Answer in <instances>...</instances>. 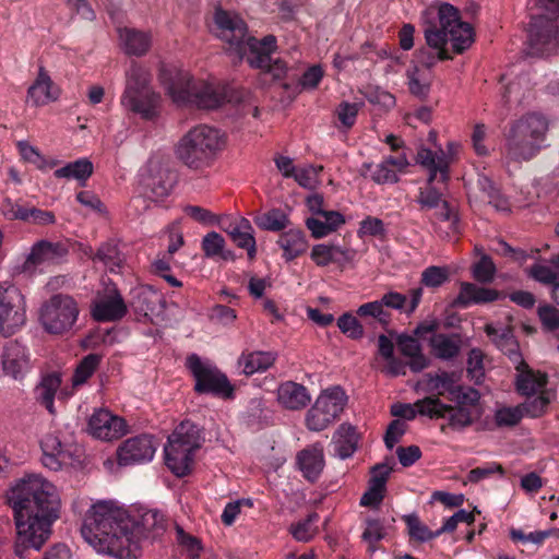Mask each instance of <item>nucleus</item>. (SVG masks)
Returning a JSON list of instances; mask_svg holds the SVG:
<instances>
[{"label": "nucleus", "mask_w": 559, "mask_h": 559, "mask_svg": "<svg viewBox=\"0 0 559 559\" xmlns=\"http://www.w3.org/2000/svg\"><path fill=\"white\" fill-rule=\"evenodd\" d=\"M166 531L164 515L157 510L131 512L110 501H98L86 512L81 533L100 554L118 559H135L143 539H155Z\"/></svg>", "instance_id": "nucleus-1"}, {"label": "nucleus", "mask_w": 559, "mask_h": 559, "mask_svg": "<svg viewBox=\"0 0 559 559\" xmlns=\"http://www.w3.org/2000/svg\"><path fill=\"white\" fill-rule=\"evenodd\" d=\"M8 502L13 510L16 536L14 555L32 559L51 534L60 514V498L53 484L39 475H27L10 490Z\"/></svg>", "instance_id": "nucleus-2"}, {"label": "nucleus", "mask_w": 559, "mask_h": 559, "mask_svg": "<svg viewBox=\"0 0 559 559\" xmlns=\"http://www.w3.org/2000/svg\"><path fill=\"white\" fill-rule=\"evenodd\" d=\"M167 92L175 103L200 109H216L226 103L237 105L248 95L242 88L195 81L187 72H178L167 85Z\"/></svg>", "instance_id": "nucleus-3"}, {"label": "nucleus", "mask_w": 559, "mask_h": 559, "mask_svg": "<svg viewBox=\"0 0 559 559\" xmlns=\"http://www.w3.org/2000/svg\"><path fill=\"white\" fill-rule=\"evenodd\" d=\"M549 120L538 111H530L512 121L504 132L503 157L508 163L530 162L546 141Z\"/></svg>", "instance_id": "nucleus-4"}, {"label": "nucleus", "mask_w": 559, "mask_h": 559, "mask_svg": "<svg viewBox=\"0 0 559 559\" xmlns=\"http://www.w3.org/2000/svg\"><path fill=\"white\" fill-rule=\"evenodd\" d=\"M449 400L455 405L443 403L438 396H427L415 402L418 413L429 418H448V426L455 430L469 427L481 413L477 411L480 401L478 390L457 385Z\"/></svg>", "instance_id": "nucleus-5"}, {"label": "nucleus", "mask_w": 559, "mask_h": 559, "mask_svg": "<svg viewBox=\"0 0 559 559\" xmlns=\"http://www.w3.org/2000/svg\"><path fill=\"white\" fill-rule=\"evenodd\" d=\"M425 39L429 48L438 51L439 60L452 59L445 46L451 43L455 53L464 52L474 41L471 24L460 21L459 11L449 3L438 10V24L425 29Z\"/></svg>", "instance_id": "nucleus-6"}, {"label": "nucleus", "mask_w": 559, "mask_h": 559, "mask_svg": "<svg viewBox=\"0 0 559 559\" xmlns=\"http://www.w3.org/2000/svg\"><path fill=\"white\" fill-rule=\"evenodd\" d=\"M224 145L219 130L200 124L181 136L175 146V156L188 168L202 170L213 164Z\"/></svg>", "instance_id": "nucleus-7"}, {"label": "nucleus", "mask_w": 559, "mask_h": 559, "mask_svg": "<svg viewBox=\"0 0 559 559\" xmlns=\"http://www.w3.org/2000/svg\"><path fill=\"white\" fill-rule=\"evenodd\" d=\"M158 103L159 95L150 86V73L144 68L133 63L127 72L121 105L145 120H153L157 116Z\"/></svg>", "instance_id": "nucleus-8"}, {"label": "nucleus", "mask_w": 559, "mask_h": 559, "mask_svg": "<svg viewBox=\"0 0 559 559\" xmlns=\"http://www.w3.org/2000/svg\"><path fill=\"white\" fill-rule=\"evenodd\" d=\"M249 51L243 59L253 69L261 70L262 75H270L273 81L283 80L288 72V67L281 58H273L272 53L276 50V37L266 35L262 39L249 37L247 39Z\"/></svg>", "instance_id": "nucleus-9"}, {"label": "nucleus", "mask_w": 559, "mask_h": 559, "mask_svg": "<svg viewBox=\"0 0 559 559\" xmlns=\"http://www.w3.org/2000/svg\"><path fill=\"white\" fill-rule=\"evenodd\" d=\"M347 397L341 386L323 391L306 414V426L311 431L326 429L341 415Z\"/></svg>", "instance_id": "nucleus-10"}, {"label": "nucleus", "mask_w": 559, "mask_h": 559, "mask_svg": "<svg viewBox=\"0 0 559 559\" xmlns=\"http://www.w3.org/2000/svg\"><path fill=\"white\" fill-rule=\"evenodd\" d=\"M187 367L195 379V392L211 393L225 399L233 397V385L226 374L215 366L203 362L197 354H192L187 358Z\"/></svg>", "instance_id": "nucleus-11"}, {"label": "nucleus", "mask_w": 559, "mask_h": 559, "mask_svg": "<svg viewBox=\"0 0 559 559\" xmlns=\"http://www.w3.org/2000/svg\"><path fill=\"white\" fill-rule=\"evenodd\" d=\"M79 316L76 301L69 295L52 296L40 310V320L44 328L53 334H61L70 330Z\"/></svg>", "instance_id": "nucleus-12"}, {"label": "nucleus", "mask_w": 559, "mask_h": 559, "mask_svg": "<svg viewBox=\"0 0 559 559\" xmlns=\"http://www.w3.org/2000/svg\"><path fill=\"white\" fill-rule=\"evenodd\" d=\"M26 320L25 300L21 290L13 284H0V332L10 336Z\"/></svg>", "instance_id": "nucleus-13"}, {"label": "nucleus", "mask_w": 559, "mask_h": 559, "mask_svg": "<svg viewBox=\"0 0 559 559\" xmlns=\"http://www.w3.org/2000/svg\"><path fill=\"white\" fill-rule=\"evenodd\" d=\"M214 21L221 39L229 45V49L236 52L239 60L243 59L249 51L247 39L250 37L245 21L239 15L221 8L216 9Z\"/></svg>", "instance_id": "nucleus-14"}, {"label": "nucleus", "mask_w": 559, "mask_h": 559, "mask_svg": "<svg viewBox=\"0 0 559 559\" xmlns=\"http://www.w3.org/2000/svg\"><path fill=\"white\" fill-rule=\"evenodd\" d=\"M558 25L556 20L545 14L532 16L528 28V43L534 53L550 52L557 46Z\"/></svg>", "instance_id": "nucleus-15"}, {"label": "nucleus", "mask_w": 559, "mask_h": 559, "mask_svg": "<svg viewBox=\"0 0 559 559\" xmlns=\"http://www.w3.org/2000/svg\"><path fill=\"white\" fill-rule=\"evenodd\" d=\"M156 448L148 435H141L126 440L117 450L118 464L128 466L148 462L153 459Z\"/></svg>", "instance_id": "nucleus-16"}, {"label": "nucleus", "mask_w": 559, "mask_h": 559, "mask_svg": "<svg viewBox=\"0 0 559 559\" xmlns=\"http://www.w3.org/2000/svg\"><path fill=\"white\" fill-rule=\"evenodd\" d=\"M88 431L97 439L111 441L123 436L127 431L126 421L109 411L98 409L88 420Z\"/></svg>", "instance_id": "nucleus-17"}, {"label": "nucleus", "mask_w": 559, "mask_h": 559, "mask_svg": "<svg viewBox=\"0 0 559 559\" xmlns=\"http://www.w3.org/2000/svg\"><path fill=\"white\" fill-rule=\"evenodd\" d=\"M127 313V306L116 287L105 297L93 302L92 317L97 322H111L122 319Z\"/></svg>", "instance_id": "nucleus-18"}, {"label": "nucleus", "mask_w": 559, "mask_h": 559, "mask_svg": "<svg viewBox=\"0 0 559 559\" xmlns=\"http://www.w3.org/2000/svg\"><path fill=\"white\" fill-rule=\"evenodd\" d=\"M219 225L237 247L247 250L250 260L254 259L257 253L255 239L253 228L247 218H227L223 219Z\"/></svg>", "instance_id": "nucleus-19"}, {"label": "nucleus", "mask_w": 559, "mask_h": 559, "mask_svg": "<svg viewBox=\"0 0 559 559\" xmlns=\"http://www.w3.org/2000/svg\"><path fill=\"white\" fill-rule=\"evenodd\" d=\"M296 464L308 481L316 483L325 465L321 443L317 442L299 451L296 456Z\"/></svg>", "instance_id": "nucleus-20"}, {"label": "nucleus", "mask_w": 559, "mask_h": 559, "mask_svg": "<svg viewBox=\"0 0 559 559\" xmlns=\"http://www.w3.org/2000/svg\"><path fill=\"white\" fill-rule=\"evenodd\" d=\"M194 451L182 443L169 441L164 447L166 466L178 477L188 475L193 464Z\"/></svg>", "instance_id": "nucleus-21"}, {"label": "nucleus", "mask_w": 559, "mask_h": 559, "mask_svg": "<svg viewBox=\"0 0 559 559\" xmlns=\"http://www.w3.org/2000/svg\"><path fill=\"white\" fill-rule=\"evenodd\" d=\"M142 187L144 195L155 202L164 200L173 189V178L168 170L157 168L143 176Z\"/></svg>", "instance_id": "nucleus-22"}, {"label": "nucleus", "mask_w": 559, "mask_h": 559, "mask_svg": "<svg viewBox=\"0 0 559 559\" xmlns=\"http://www.w3.org/2000/svg\"><path fill=\"white\" fill-rule=\"evenodd\" d=\"M502 294L497 289L479 287L476 284L463 282L460 286V293L453 300L452 306L456 308H466L472 304H487L498 300Z\"/></svg>", "instance_id": "nucleus-23"}, {"label": "nucleus", "mask_w": 559, "mask_h": 559, "mask_svg": "<svg viewBox=\"0 0 559 559\" xmlns=\"http://www.w3.org/2000/svg\"><path fill=\"white\" fill-rule=\"evenodd\" d=\"M60 90L55 85L44 67L38 70L35 82L27 90V99L36 107L58 99Z\"/></svg>", "instance_id": "nucleus-24"}, {"label": "nucleus", "mask_w": 559, "mask_h": 559, "mask_svg": "<svg viewBox=\"0 0 559 559\" xmlns=\"http://www.w3.org/2000/svg\"><path fill=\"white\" fill-rule=\"evenodd\" d=\"M131 306L136 313L153 318L163 314L166 307V301L162 293L147 286L141 288L135 294Z\"/></svg>", "instance_id": "nucleus-25"}, {"label": "nucleus", "mask_w": 559, "mask_h": 559, "mask_svg": "<svg viewBox=\"0 0 559 559\" xmlns=\"http://www.w3.org/2000/svg\"><path fill=\"white\" fill-rule=\"evenodd\" d=\"M518 374L515 379V389L518 393L525 396H533L535 393L546 386L547 374L540 371L535 372L530 366L520 359L515 367Z\"/></svg>", "instance_id": "nucleus-26"}, {"label": "nucleus", "mask_w": 559, "mask_h": 559, "mask_svg": "<svg viewBox=\"0 0 559 559\" xmlns=\"http://www.w3.org/2000/svg\"><path fill=\"white\" fill-rule=\"evenodd\" d=\"M356 255L355 250L333 245L319 243L312 247L311 259L318 266H326L331 263L344 266Z\"/></svg>", "instance_id": "nucleus-27"}, {"label": "nucleus", "mask_w": 559, "mask_h": 559, "mask_svg": "<svg viewBox=\"0 0 559 559\" xmlns=\"http://www.w3.org/2000/svg\"><path fill=\"white\" fill-rule=\"evenodd\" d=\"M277 401L286 409L305 408L311 401L308 389L294 381H286L277 389Z\"/></svg>", "instance_id": "nucleus-28"}, {"label": "nucleus", "mask_w": 559, "mask_h": 559, "mask_svg": "<svg viewBox=\"0 0 559 559\" xmlns=\"http://www.w3.org/2000/svg\"><path fill=\"white\" fill-rule=\"evenodd\" d=\"M2 367L3 371L12 378H22L28 368V358L24 346L16 341L8 342L2 354Z\"/></svg>", "instance_id": "nucleus-29"}, {"label": "nucleus", "mask_w": 559, "mask_h": 559, "mask_svg": "<svg viewBox=\"0 0 559 559\" xmlns=\"http://www.w3.org/2000/svg\"><path fill=\"white\" fill-rule=\"evenodd\" d=\"M417 163L429 170V182L439 180L447 182L449 179V158L440 151V155H436L429 148H420L416 157Z\"/></svg>", "instance_id": "nucleus-30"}, {"label": "nucleus", "mask_w": 559, "mask_h": 559, "mask_svg": "<svg viewBox=\"0 0 559 559\" xmlns=\"http://www.w3.org/2000/svg\"><path fill=\"white\" fill-rule=\"evenodd\" d=\"M68 253L69 249L66 243L40 240L33 246L27 258V262L34 265L41 263H58Z\"/></svg>", "instance_id": "nucleus-31"}, {"label": "nucleus", "mask_w": 559, "mask_h": 559, "mask_svg": "<svg viewBox=\"0 0 559 559\" xmlns=\"http://www.w3.org/2000/svg\"><path fill=\"white\" fill-rule=\"evenodd\" d=\"M396 344L401 354L409 358L407 366L413 372H420L429 366V359L423 354L421 345L415 336L400 334Z\"/></svg>", "instance_id": "nucleus-32"}, {"label": "nucleus", "mask_w": 559, "mask_h": 559, "mask_svg": "<svg viewBox=\"0 0 559 559\" xmlns=\"http://www.w3.org/2000/svg\"><path fill=\"white\" fill-rule=\"evenodd\" d=\"M61 374L57 372L44 376L40 382L35 386V400L41 404L51 415L56 413L55 395L61 385Z\"/></svg>", "instance_id": "nucleus-33"}, {"label": "nucleus", "mask_w": 559, "mask_h": 559, "mask_svg": "<svg viewBox=\"0 0 559 559\" xmlns=\"http://www.w3.org/2000/svg\"><path fill=\"white\" fill-rule=\"evenodd\" d=\"M461 337L459 334H433L429 340L432 354L442 360H450L456 357L461 349Z\"/></svg>", "instance_id": "nucleus-34"}, {"label": "nucleus", "mask_w": 559, "mask_h": 559, "mask_svg": "<svg viewBox=\"0 0 559 559\" xmlns=\"http://www.w3.org/2000/svg\"><path fill=\"white\" fill-rule=\"evenodd\" d=\"M335 440V452L341 459L350 457L357 450L359 436L356 427L344 423L340 425L334 435Z\"/></svg>", "instance_id": "nucleus-35"}, {"label": "nucleus", "mask_w": 559, "mask_h": 559, "mask_svg": "<svg viewBox=\"0 0 559 559\" xmlns=\"http://www.w3.org/2000/svg\"><path fill=\"white\" fill-rule=\"evenodd\" d=\"M119 33L127 55L140 57L148 51L152 44V38L148 33L133 28L120 29Z\"/></svg>", "instance_id": "nucleus-36"}, {"label": "nucleus", "mask_w": 559, "mask_h": 559, "mask_svg": "<svg viewBox=\"0 0 559 559\" xmlns=\"http://www.w3.org/2000/svg\"><path fill=\"white\" fill-rule=\"evenodd\" d=\"M280 247L284 251V258L286 261H292L306 252L308 242L306 240L304 231L300 229H289L280 236L277 241Z\"/></svg>", "instance_id": "nucleus-37"}, {"label": "nucleus", "mask_w": 559, "mask_h": 559, "mask_svg": "<svg viewBox=\"0 0 559 559\" xmlns=\"http://www.w3.org/2000/svg\"><path fill=\"white\" fill-rule=\"evenodd\" d=\"M275 359L276 355L272 352H252L242 354L238 359V365L242 367V372L246 376H251L269 369Z\"/></svg>", "instance_id": "nucleus-38"}, {"label": "nucleus", "mask_w": 559, "mask_h": 559, "mask_svg": "<svg viewBox=\"0 0 559 559\" xmlns=\"http://www.w3.org/2000/svg\"><path fill=\"white\" fill-rule=\"evenodd\" d=\"M169 441L182 443L187 449L195 452L201 447V429L190 420L181 421L168 437Z\"/></svg>", "instance_id": "nucleus-39"}, {"label": "nucleus", "mask_w": 559, "mask_h": 559, "mask_svg": "<svg viewBox=\"0 0 559 559\" xmlns=\"http://www.w3.org/2000/svg\"><path fill=\"white\" fill-rule=\"evenodd\" d=\"M93 174V164L87 158H81L55 171L56 178L76 179L81 186H85L86 180Z\"/></svg>", "instance_id": "nucleus-40"}, {"label": "nucleus", "mask_w": 559, "mask_h": 559, "mask_svg": "<svg viewBox=\"0 0 559 559\" xmlns=\"http://www.w3.org/2000/svg\"><path fill=\"white\" fill-rule=\"evenodd\" d=\"M485 332L488 336L493 337L495 344L515 362L523 359L519 353V344L510 330L499 333L492 325L487 324Z\"/></svg>", "instance_id": "nucleus-41"}, {"label": "nucleus", "mask_w": 559, "mask_h": 559, "mask_svg": "<svg viewBox=\"0 0 559 559\" xmlns=\"http://www.w3.org/2000/svg\"><path fill=\"white\" fill-rule=\"evenodd\" d=\"M202 250L206 258L219 257L225 261L235 260V254L230 250H225V239L216 231L207 233L202 239Z\"/></svg>", "instance_id": "nucleus-42"}, {"label": "nucleus", "mask_w": 559, "mask_h": 559, "mask_svg": "<svg viewBox=\"0 0 559 559\" xmlns=\"http://www.w3.org/2000/svg\"><path fill=\"white\" fill-rule=\"evenodd\" d=\"M255 225L270 231H280L289 225L287 215L280 209H272L254 218Z\"/></svg>", "instance_id": "nucleus-43"}, {"label": "nucleus", "mask_w": 559, "mask_h": 559, "mask_svg": "<svg viewBox=\"0 0 559 559\" xmlns=\"http://www.w3.org/2000/svg\"><path fill=\"white\" fill-rule=\"evenodd\" d=\"M409 93L419 99H426L430 93L431 82L421 70L414 66L406 72Z\"/></svg>", "instance_id": "nucleus-44"}, {"label": "nucleus", "mask_w": 559, "mask_h": 559, "mask_svg": "<svg viewBox=\"0 0 559 559\" xmlns=\"http://www.w3.org/2000/svg\"><path fill=\"white\" fill-rule=\"evenodd\" d=\"M366 527L362 532L361 539L368 545L367 551L373 555L378 550L377 543L382 540L385 535V528L381 520L368 518L365 521Z\"/></svg>", "instance_id": "nucleus-45"}, {"label": "nucleus", "mask_w": 559, "mask_h": 559, "mask_svg": "<svg viewBox=\"0 0 559 559\" xmlns=\"http://www.w3.org/2000/svg\"><path fill=\"white\" fill-rule=\"evenodd\" d=\"M478 187L487 200L498 211H508V200L501 194L500 190L495 186L493 181L486 176L478 178Z\"/></svg>", "instance_id": "nucleus-46"}, {"label": "nucleus", "mask_w": 559, "mask_h": 559, "mask_svg": "<svg viewBox=\"0 0 559 559\" xmlns=\"http://www.w3.org/2000/svg\"><path fill=\"white\" fill-rule=\"evenodd\" d=\"M427 379L428 390L429 391H439V394H443L440 389L448 392L449 395L454 392V389L459 385L456 382L459 381V377L456 372H448L441 371L439 373L428 372L425 374Z\"/></svg>", "instance_id": "nucleus-47"}, {"label": "nucleus", "mask_w": 559, "mask_h": 559, "mask_svg": "<svg viewBox=\"0 0 559 559\" xmlns=\"http://www.w3.org/2000/svg\"><path fill=\"white\" fill-rule=\"evenodd\" d=\"M402 519L406 523L411 539L425 543L438 537L437 531H430L429 527L419 520L417 514H405Z\"/></svg>", "instance_id": "nucleus-48"}, {"label": "nucleus", "mask_w": 559, "mask_h": 559, "mask_svg": "<svg viewBox=\"0 0 559 559\" xmlns=\"http://www.w3.org/2000/svg\"><path fill=\"white\" fill-rule=\"evenodd\" d=\"M318 513L312 512L308 514L305 520L292 524L289 527V533L297 542L308 543L318 533L317 526L313 525L316 522H318Z\"/></svg>", "instance_id": "nucleus-49"}, {"label": "nucleus", "mask_w": 559, "mask_h": 559, "mask_svg": "<svg viewBox=\"0 0 559 559\" xmlns=\"http://www.w3.org/2000/svg\"><path fill=\"white\" fill-rule=\"evenodd\" d=\"M356 313L362 319L372 318L384 329L391 323V313L382 307L379 299L362 304L358 307Z\"/></svg>", "instance_id": "nucleus-50"}, {"label": "nucleus", "mask_w": 559, "mask_h": 559, "mask_svg": "<svg viewBox=\"0 0 559 559\" xmlns=\"http://www.w3.org/2000/svg\"><path fill=\"white\" fill-rule=\"evenodd\" d=\"M100 362V356L97 354H88L76 366L72 376V385L79 386L84 384L88 378L95 372Z\"/></svg>", "instance_id": "nucleus-51"}, {"label": "nucleus", "mask_w": 559, "mask_h": 559, "mask_svg": "<svg viewBox=\"0 0 559 559\" xmlns=\"http://www.w3.org/2000/svg\"><path fill=\"white\" fill-rule=\"evenodd\" d=\"M93 260H98L112 270L114 266H121L123 255L118 248L117 241L108 240L97 249Z\"/></svg>", "instance_id": "nucleus-52"}, {"label": "nucleus", "mask_w": 559, "mask_h": 559, "mask_svg": "<svg viewBox=\"0 0 559 559\" xmlns=\"http://www.w3.org/2000/svg\"><path fill=\"white\" fill-rule=\"evenodd\" d=\"M17 148L22 158L25 162L35 165L38 169L44 170L46 168H52L57 165V162L55 160L49 163L35 146L31 145L26 141L17 142Z\"/></svg>", "instance_id": "nucleus-53"}, {"label": "nucleus", "mask_w": 559, "mask_h": 559, "mask_svg": "<svg viewBox=\"0 0 559 559\" xmlns=\"http://www.w3.org/2000/svg\"><path fill=\"white\" fill-rule=\"evenodd\" d=\"M450 271L448 266L431 265L421 273L420 283L430 288H438L449 282Z\"/></svg>", "instance_id": "nucleus-54"}, {"label": "nucleus", "mask_w": 559, "mask_h": 559, "mask_svg": "<svg viewBox=\"0 0 559 559\" xmlns=\"http://www.w3.org/2000/svg\"><path fill=\"white\" fill-rule=\"evenodd\" d=\"M496 271L497 269L492 259L487 254H484L472 266V274L474 280L481 284L491 283L495 278Z\"/></svg>", "instance_id": "nucleus-55"}, {"label": "nucleus", "mask_w": 559, "mask_h": 559, "mask_svg": "<svg viewBox=\"0 0 559 559\" xmlns=\"http://www.w3.org/2000/svg\"><path fill=\"white\" fill-rule=\"evenodd\" d=\"M361 106V103L342 102L338 104L335 109V115L342 127L345 129H350L355 124L358 111Z\"/></svg>", "instance_id": "nucleus-56"}, {"label": "nucleus", "mask_w": 559, "mask_h": 559, "mask_svg": "<svg viewBox=\"0 0 559 559\" xmlns=\"http://www.w3.org/2000/svg\"><path fill=\"white\" fill-rule=\"evenodd\" d=\"M337 326L342 333L352 340H360L364 336V326L352 313H343L337 319Z\"/></svg>", "instance_id": "nucleus-57"}, {"label": "nucleus", "mask_w": 559, "mask_h": 559, "mask_svg": "<svg viewBox=\"0 0 559 559\" xmlns=\"http://www.w3.org/2000/svg\"><path fill=\"white\" fill-rule=\"evenodd\" d=\"M483 360L484 355L480 349H471L467 359V373L471 380L475 382V384H480L485 377Z\"/></svg>", "instance_id": "nucleus-58"}, {"label": "nucleus", "mask_w": 559, "mask_h": 559, "mask_svg": "<svg viewBox=\"0 0 559 559\" xmlns=\"http://www.w3.org/2000/svg\"><path fill=\"white\" fill-rule=\"evenodd\" d=\"M523 418L521 406L502 407L496 411L495 421L498 427H512L518 425Z\"/></svg>", "instance_id": "nucleus-59"}, {"label": "nucleus", "mask_w": 559, "mask_h": 559, "mask_svg": "<svg viewBox=\"0 0 559 559\" xmlns=\"http://www.w3.org/2000/svg\"><path fill=\"white\" fill-rule=\"evenodd\" d=\"M323 170L322 166L308 165L307 167L296 169L294 174L295 180L302 188L312 189L317 182V177Z\"/></svg>", "instance_id": "nucleus-60"}, {"label": "nucleus", "mask_w": 559, "mask_h": 559, "mask_svg": "<svg viewBox=\"0 0 559 559\" xmlns=\"http://www.w3.org/2000/svg\"><path fill=\"white\" fill-rule=\"evenodd\" d=\"M538 318L546 331H555L559 328V310L550 305L539 306Z\"/></svg>", "instance_id": "nucleus-61"}, {"label": "nucleus", "mask_w": 559, "mask_h": 559, "mask_svg": "<svg viewBox=\"0 0 559 559\" xmlns=\"http://www.w3.org/2000/svg\"><path fill=\"white\" fill-rule=\"evenodd\" d=\"M407 425L404 420L393 419L385 431L384 443L389 450H392L394 445L401 440L403 435L406 432Z\"/></svg>", "instance_id": "nucleus-62"}, {"label": "nucleus", "mask_w": 559, "mask_h": 559, "mask_svg": "<svg viewBox=\"0 0 559 559\" xmlns=\"http://www.w3.org/2000/svg\"><path fill=\"white\" fill-rule=\"evenodd\" d=\"M417 202L423 207L437 209L442 202L441 193L432 186V182L428 181L427 186L420 189Z\"/></svg>", "instance_id": "nucleus-63"}, {"label": "nucleus", "mask_w": 559, "mask_h": 559, "mask_svg": "<svg viewBox=\"0 0 559 559\" xmlns=\"http://www.w3.org/2000/svg\"><path fill=\"white\" fill-rule=\"evenodd\" d=\"M528 276L542 284L551 285L552 287H555V284H558L557 273L547 265L534 264L528 270Z\"/></svg>", "instance_id": "nucleus-64"}]
</instances>
